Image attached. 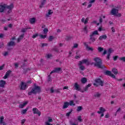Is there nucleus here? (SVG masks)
I'll use <instances>...</instances> for the list:
<instances>
[{
	"mask_svg": "<svg viewBox=\"0 0 125 125\" xmlns=\"http://www.w3.org/2000/svg\"><path fill=\"white\" fill-rule=\"evenodd\" d=\"M95 63H94L95 67H97L98 69H105V66L103 65L102 60L99 57H96L93 59Z\"/></svg>",
	"mask_w": 125,
	"mask_h": 125,
	"instance_id": "f257e3e1",
	"label": "nucleus"
},
{
	"mask_svg": "<svg viewBox=\"0 0 125 125\" xmlns=\"http://www.w3.org/2000/svg\"><path fill=\"white\" fill-rule=\"evenodd\" d=\"M41 87L37 85L36 83L34 84V87L32 89L31 91L28 92V95H32V94H36V93H40L41 92Z\"/></svg>",
	"mask_w": 125,
	"mask_h": 125,
	"instance_id": "f03ea898",
	"label": "nucleus"
},
{
	"mask_svg": "<svg viewBox=\"0 0 125 125\" xmlns=\"http://www.w3.org/2000/svg\"><path fill=\"white\" fill-rule=\"evenodd\" d=\"M95 35H98V31L97 30L94 31L91 35H90V41L88 42L89 44H91L92 42H95L96 40L95 38H94Z\"/></svg>",
	"mask_w": 125,
	"mask_h": 125,
	"instance_id": "7ed1b4c3",
	"label": "nucleus"
},
{
	"mask_svg": "<svg viewBox=\"0 0 125 125\" xmlns=\"http://www.w3.org/2000/svg\"><path fill=\"white\" fill-rule=\"evenodd\" d=\"M119 12V6H115V8H113L111 10V13L112 15H115L118 17H121V14H118Z\"/></svg>",
	"mask_w": 125,
	"mask_h": 125,
	"instance_id": "20e7f679",
	"label": "nucleus"
},
{
	"mask_svg": "<svg viewBox=\"0 0 125 125\" xmlns=\"http://www.w3.org/2000/svg\"><path fill=\"white\" fill-rule=\"evenodd\" d=\"M13 7H14L13 3H11L9 5H6V8L7 9H9V10L7 11V12L5 11L6 14H9V13H11V12H12V9L13 8Z\"/></svg>",
	"mask_w": 125,
	"mask_h": 125,
	"instance_id": "39448f33",
	"label": "nucleus"
},
{
	"mask_svg": "<svg viewBox=\"0 0 125 125\" xmlns=\"http://www.w3.org/2000/svg\"><path fill=\"white\" fill-rule=\"evenodd\" d=\"M83 64H85L87 66L89 65V62L88 59H84L81 61H79L78 65H83Z\"/></svg>",
	"mask_w": 125,
	"mask_h": 125,
	"instance_id": "423d86ee",
	"label": "nucleus"
},
{
	"mask_svg": "<svg viewBox=\"0 0 125 125\" xmlns=\"http://www.w3.org/2000/svg\"><path fill=\"white\" fill-rule=\"evenodd\" d=\"M74 87L75 89L76 90H78V91H81V92L83 93V90L81 88V86H80V85L78 84V83H76L74 84Z\"/></svg>",
	"mask_w": 125,
	"mask_h": 125,
	"instance_id": "0eeeda50",
	"label": "nucleus"
},
{
	"mask_svg": "<svg viewBox=\"0 0 125 125\" xmlns=\"http://www.w3.org/2000/svg\"><path fill=\"white\" fill-rule=\"evenodd\" d=\"M104 74L106 76H109V77H111L113 79H116V76L114 75L110 71L107 70L104 72Z\"/></svg>",
	"mask_w": 125,
	"mask_h": 125,
	"instance_id": "6e6552de",
	"label": "nucleus"
},
{
	"mask_svg": "<svg viewBox=\"0 0 125 125\" xmlns=\"http://www.w3.org/2000/svg\"><path fill=\"white\" fill-rule=\"evenodd\" d=\"M95 82L96 83H99V85H101V86L104 85V82L102 81L100 78L96 79Z\"/></svg>",
	"mask_w": 125,
	"mask_h": 125,
	"instance_id": "1a4fd4ad",
	"label": "nucleus"
},
{
	"mask_svg": "<svg viewBox=\"0 0 125 125\" xmlns=\"http://www.w3.org/2000/svg\"><path fill=\"white\" fill-rule=\"evenodd\" d=\"M5 10H6V4H0V12H4Z\"/></svg>",
	"mask_w": 125,
	"mask_h": 125,
	"instance_id": "9d476101",
	"label": "nucleus"
},
{
	"mask_svg": "<svg viewBox=\"0 0 125 125\" xmlns=\"http://www.w3.org/2000/svg\"><path fill=\"white\" fill-rule=\"evenodd\" d=\"M26 87H27V84L24 82H21V90H25L26 89Z\"/></svg>",
	"mask_w": 125,
	"mask_h": 125,
	"instance_id": "9b49d317",
	"label": "nucleus"
},
{
	"mask_svg": "<svg viewBox=\"0 0 125 125\" xmlns=\"http://www.w3.org/2000/svg\"><path fill=\"white\" fill-rule=\"evenodd\" d=\"M32 111L33 112V114H37L38 115L39 117H40V116H41V111H40L38 109V108H33L32 109Z\"/></svg>",
	"mask_w": 125,
	"mask_h": 125,
	"instance_id": "f8f14e48",
	"label": "nucleus"
},
{
	"mask_svg": "<svg viewBox=\"0 0 125 125\" xmlns=\"http://www.w3.org/2000/svg\"><path fill=\"white\" fill-rule=\"evenodd\" d=\"M60 71H61V68L60 67L55 68L54 70L50 72V75L53 74V73H58L59 72H60Z\"/></svg>",
	"mask_w": 125,
	"mask_h": 125,
	"instance_id": "ddd939ff",
	"label": "nucleus"
},
{
	"mask_svg": "<svg viewBox=\"0 0 125 125\" xmlns=\"http://www.w3.org/2000/svg\"><path fill=\"white\" fill-rule=\"evenodd\" d=\"M6 84V82L4 80L0 81V87H4L5 84Z\"/></svg>",
	"mask_w": 125,
	"mask_h": 125,
	"instance_id": "4468645a",
	"label": "nucleus"
},
{
	"mask_svg": "<svg viewBox=\"0 0 125 125\" xmlns=\"http://www.w3.org/2000/svg\"><path fill=\"white\" fill-rule=\"evenodd\" d=\"M84 45L86 46V48L88 51H93V48L88 46V45L86 43H84Z\"/></svg>",
	"mask_w": 125,
	"mask_h": 125,
	"instance_id": "2eb2a0df",
	"label": "nucleus"
},
{
	"mask_svg": "<svg viewBox=\"0 0 125 125\" xmlns=\"http://www.w3.org/2000/svg\"><path fill=\"white\" fill-rule=\"evenodd\" d=\"M113 51V50H112V48H109L107 51V59L109 60L110 59V56H111V53H112V52Z\"/></svg>",
	"mask_w": 125,
	"mask_h": 125,
	"instance_id": "dca6fc26",
	"label": "nucleus"
},
{
	"mask_svg": "<svg viewBox=\"0 0 125 125\" xmlns=\"http://www.w3.org/2000/svg\"><path fill=\"white\" fill-rule=\"evenodd\" d=\"M11 72H12L11 70H8L6 72V74L5 76L3 77V79H7L8 78V76L11 74Z\"/></svg>",
	"mask_w": 125,
	"mask_h": 125,
	"instance_id": "f3484780",
	"label": "nucleus"
},
{
	"mask_svg": "<svg viewBox=\"0 0 125 125\" xmlns=\"http://www.w3.org/2000/svg\"><path fill=\"white\" fill-rule=\"evenodd\" d=\"M104 112H106V109H105V108H103V107H100V111H98L97 113H98V114H101V113H104Z\"/></svg>",
	"mask_w": 125,
	"mask_h": 125,
	"instance_id": "a211bd4d",
	"label": "nucleus"
},
{
	"mask_svg": "<svg viewBox=\"0 0 125 125\" xmlns=\"http://www.w3.org/2000/svg\"><path fill=\"white\" fill-rule=\"evenodd\" d=\"M27 62H28V60H24L23 61L21 62V67H25V66H27Z\"/></svg>",
	"mask_w": 125,
	"mask_h": 125,
	"instance_id": "6ab92c4d",
	"label": "nucleus"
},
{
	"mask_svg": "<svg viewBox=\"0 0 125 125\" xmlns=\"http://www.w3.org/2000/svg\"><path fill=\"white\" fill-rule=\"evenodd\" d=\"M106 39H107L106 35H102V36H100V37L99 38V40L100 41H102L103 40H106Z\"/></svg>",
	"mask_w": 125,
	"mask_h": 125,
	"instance_id": "aec40b11",
	"label": "nucleus"
},
{
	"mask_svg": "<svg viewBox=\"0 0 125 125\" xmlns=\"http://www.w3.org/2000/svg\"><path fill=\"white\" fill-rule=\"evenodd\" d=\"M69 103L68 102H64L62 109H66V108H68V107L69 106Z\"/></svg>",
	"mask_w": 125,
	"mask_h": 125,
	"instance_id": "412c9836",
	"label": "nucleus"
},
{
	"mask_svg": "<svg viewBox=\"0 0 125 125\" xmlns=\"http://www.w3.org/2000/svg\"><path fill=\"white\" fill-rule=\"evenodd\" d=\"M28 101H26L23 103V104H20L19 105V108H23L24 107H25V106H26V105L28 104Z\"/></svg>",
	"mask_w": 125,
	"mask_h": 125,
	"instance_id": "4be33fe9",
	"label": "nucleus"
},
{
	"mask_svg": "<svg viewBox=\"0 0 125 125\" xmlns=\"http://www.w3.org/2000/svg\"><path fill=\"white\" fill-rule=\"evenodd\" d=\"M15 44V42L11 41L8 43V46H14Z\"/></svg>",
	"mask_w": 125,
	"mask_h": 125,
	"instance_id": "5701e85b",
	"label": "nucleus"
},
{
	"mask_svg": "<svg viewBox=\"0 0 125 125\" xmlns=\"http://www.w3.org/2000/svg\"><path fill=\"white\" fill-rule=\"evenodd\" d=\"M29 21L31 24H34L36 22V18H33L29 19Z\"/></svg>",
	"mask_w": 125,
	"mask_h": 125,
	"instance_id": "b1692460",
	"label": "nucleus"
},
{
	"mask_svg": "<svg viewBox=\"0 0 125 125\" xmlns=\"http://www.w3.org/2000/svg\"><path fill=\"white\" fill-rule=\"evenodd\" d=\"M90 86H91V84H88V85H87L85 88L83 89V92H84V91H86L87 90H88V87H90Z\"/></svg>",
	"mask_w": 125,
	"mask_h": 125,
	"instance_id": "393cba45",
	"label": "nucleus"
},
{
	"mask_svg": "<svg viewBox=\"0 0 125 125\" xmlns=\"http://www.w3.org/2000/svg\"><path fill=\"white\" fill-rule=\"evenodd\" d=\"M28 109H29V107H26L25 109H23L21 110V114L22 115H24V114H26V113H27V111H28Z\"/></svg>",
	"mask_w": 125,
	"mask_h": 125,
	"instance_id": "a878e982",
	"label": "nucleus"
},
{
	"mask_svg": "<svg viewBox=\"0 0 125 125\" xmlns=\"http://www.w3.org/2000/svg\"><path fill=\"white\" fill-rule=\"evenodd\" d=\"M45 2H46V0H43V1L41 2V4L39 6L40 8H42Z\"/></svg>",
	"mask_w": 125,
	"mask_h": 125,
	"instance_id": "bb28decb",
	"label": "nucleus"
},
{
	"mask_svg": "<svg viewBox=\"0 0 125 125\" xmlns=\"http://www.w3.org/2000/svg\"><path fill=\"white\" fill-rule=\"evenodd\" d=\"M81 82L83 83H86L87 82V79L84 77L81 79Z\"/></svg>",
	"mask_w": 125,
	"mask_h": 125,
	"instance_id": "cd10ccee",
	"label": "nucleus"
},
{
	"mask_svg": "<svg viewBox=\"0 0 125 125\" xmlns=\"http://www.w3.org/2000/svg\"><path fill=\"white\" fill-rule=\"evenodd\" d=\"M83 31L85 34H87L88 33V30H87V25H85L83 29Z\"/></svg>",
	"mask_w": 125,
	"mask_h": 125,
	"instance_id": "c85d7f7f",
	"label": "nucleus"
},
{
	"mask_svg": "<svg viewBox=\"0 0 125 125\" xmlns=\"http://www.w3.org/2000/svg\"><path fill=\"white\" fill-rule=\"evenodd\" d=\"M78 66H79V69L81 70V71H83V70L85 69V67L83 65V64L78 65Z\"/></svg>",
	"mask_w": 125,
	"mask_h": 125,
	"instance_id": "c756f323",
	"label": "nucleus"
},
{
	"mask_svg": "<svg viewBox=\"0 0 125 125\" xmlns=\"http://www.w3.org/2000/svg\"><path fill=\"white\" fill-rule=\"evenodd\" d=\"M112 72L114 74V75H117L118 74V70L116 68H113Z\"/></svg>",
	"mask_w": 125,
	"mask_h": 125,
	"instance_id": "7c9ffc66",
	"label": "nucleus"
},
{
	"mask_svg": "<svg viewBox=\"0 0 125 125\" xmlns=\"http://www.w3.org/2000/svg\"><path fill=\"white\" fill-rule=\"evenodd\" d=\"M53 12L51 11V10H49L48 12L46 14V17H49V15L52 14Z\"/></svg>",
	"mask_w": 125,
	"mask_h": 125,
	"instance_id": "2f4dec72",
	"label": "nucleus"
},
{
	"mask_svg": "<svg viewBox=\"0 0 125 125\" xmlns=\"http://www.w3.org/2000/svg\"><path fill=\"white\" fill-rule=\"evenodd\" d=\"M94 97L95 98H99L100 97V96H101V94L98 92L96 93L95 95H94Z\"/></svg>",
	"mask_w": 125,
	"mask_h": 125,
	"instance_id": "473e14b6",
	"label": "nucleus"
},
{
	"mask_svg": "<svg viewBox=\"0 0 125 125\" xmlns=\"http://www.w3.org/2000/svg\"><path fill=\"white\" fill-rule=\"evenodd\" d=\"M54 40V37L52 36H50L48 38L49 42H52Z\"/></svg>",
	"mask_w": 125,
	"mask_h": 125,
	"instance_id": "72a5a7b5",
	"label": "nucleus"
},
{
	"mask_svg": "<svg viewBox=\"0 0 125 125\" xmlns=\"http://www.w3.org/2000/svg\"><path fill=\"white\" fill-rule=\"evenodd\" d=\"M98 50L99 52H102L104 50V48L101 47H98Z\"/></svg>",
	"mask_w": 125,
	"mask_h": 125,
	"instance_id": "f704fd0d",
	"label": "nucleus"
},
{
	"mask_svg": "<svg viewBox=\"0 0 125 125\" xmlns=\"http://www.w3.org/2000/svg\"><path fill=\"white\" fill-rule=\"evenodd\" d=\"M82 110H83L82 106H80L77 107V112H80V111H82Z\"/></svg>",
	"mask_w": 125,
	"mask_h": 125,
	"instance_id": "c9c22d12",
	"label": "nucleus"
},
{
	"mask_svg": "<svg viewBox=\"0 0 125 125\" xmlns=\"http://www.w3.org/2000/svg\"><path fill=\"white\" fill-rule=\"evenodd\" d=\"M77 120L80 123H82V122H83V119H82V116H78Z\"/></svg>",
	"mask_w": 125,
	"mask_h": 125,
	"instance_id": "e433bc0d",
	"label": "nucleus"
},
{
	"mask_svg": "<svg viewBox=\"0 0 125 125\" xmlns=\"http://www.w3.org/2000/svg\"><path fill=\"white\" fill-rule=\"evenodd\" d=\"M43 33L44 34H45V35H46V34H47V32H48V29H47V28H44L43 30Z\"/></svg>",
	"mask_w": 125,
	"mask_h": 125,
	"instance_id": "4c0bfd02",
	"label": "nucleus"
},
{
	"mask_svg": "<svg viewBox=\"0 0 125 125\" xmlns=\"http://www.w3.org/2000/svg\"><path fill=\"white\" fill-rule=\"evenodd\" d=\"M72 112H73V109H70V111L69 112L66 113V116L67 117L70 116V115H71V113H72Z\"/></svg>",
	"mask_w": 125,
	"mask_h": 125,
	"instance_id": "58836bf2",
	"label": "nucleus"
},
{
	"mask_svg": "<svg viewBox=\"0 0 125 125\" xmlns=\"http://www.w3.org/2000/svg\"><path fill=\"white\" fill-rule=\"evenodd\" d=\"M46 36H47L46 35H43L42 34L39 35V37H40L41 39H45V38H46Z\"/></svg>",
	"mask_w": 125,
	"mask_h": 125,
	"instance_id": "ea45409f",
	"label": "nucleus"
},
{
	"mask_svg": "<svg viewBox=\"0 0 125 125\" xmlns=\"http://www.w3.org/2000/svg\"><path fill=\"white\" fill-rule=\"evenodd\" d=\"M53 122V120H52V119L50 117H48V123H52Z\"/></svg>",
	"mask_w": 125,
	"mask_h": 125,
	"instance_id": "a19ab883",
	"label": "nucleus"
},
{
	"mask_svg": "<svg viewBox=\"0 0 125 125\" xmlns=\"http://www.w3.org/2000/svg\"><path fill=\"white\" fill-rule=\"evenodd\" d=\"M48 44L47 43H42V47H44V46H47Z\"/></svg>",
	"mask_w": 125,
	"mask_h": 125,
	"instance_id": "79ce46f5",
	"label": "nucleus"
},
{
	"mask_svg": "<svg viewBox=\"0 0 125 125\" xmlns=\"http://www.w3.org/2000/svg\"><path fill=\"white\" fill-rule=\"evenodd\" d=\"M119 60H121L123 62H125V57L120 58Z\"/></svg>",
	"mask_w": 125,
	"mask_h": 125,
	"instance_id": "37998d69",
	"label": "nucleus"
},
{
	"mask_svg": "<svg viewBox=\"0 0 125 125\" xmlns=\"http://www.w3.org/2000/svg\"><path fill=\"white\" fill-rule=\"evenodd\" d=\"M28 29H29V28H23V29H21V32L22 33H26V32H27V30H28Z\"/></svg>",
	"mask_w": 125,
	"mask_h": 125,
	"instance_id": "c03bdc74",
	"label": "nucleus"
},
{
	"mask_svg": "<svg viewBox=\"0 0 125 125\" xmlns=\"http://www.w3.org/2000/svg\"><path fill=\"white\" fill-rule=\"evenodd\" d=\"M69 123L71 125H78V124L73 123V121L72 120H70Z\"/></svg>",
	"mask_w": 125,
	"mask_h": 125,
	"instance_id": "a18cd8bd",
	"label": "nucleus"
},
{
	"mask_svg": "<svg viewBox=\"0 0 125 125\" xmlns=\"http://www.w3.org/2000/svg\"><path fill=\"white\" fill-rule=\"evenodd\" d=\"M69 105L70 106H75V104H74V101H71L70 103H69Z\"/></svg>",
	"mask_w": 125,
	"mask_h": 125,
	"instance_id": "49530a36",
	"label": "nucleus"
},
{
	"mask_svg": "<svg viewBox=\"0 0 125 125\" xmlns=\"http://www.w3.org/2000/svg\"><path fill=\"white\" fill-rule=\"evenodd\" d=\"M37 37H39V34H38V33H36V34L33 35L32 36V38H33V39H36V38Z\"/></svg>",
	"mask_w": 125,
	"mask_h": 125,
	"instance_id": "de8ad7c7",
	"label": "nucleus"
},
{
	"mask_svg": "<svg viewBox=\"0 0 125 125\" xmlns=\"http://www.w3.org/2000/svg\"><path fill=\"white\" fill-rule=\"evenodd\" d=\"M70 40H72V37L71 36H67L66 38V41H70Z\"/></svg>",
	"mask_w": 125,
	"mask_h": 125,
	"instance_id": "09e8293b",
	"label": "nucleus"
},
{
	"mask_svg": "<svg viewBox=\"0 0 125 125\" xmlns=\"http://www.w3.org/2000/svg\"><path fill=\"white\" fill-rule=\"evenodd\" d=\"M24 36H25V34L23 33V34H21V36H20V37L19 38H20V39L21 40H22V39H23L24 38Z\"/></svg>",
	"mask_w": 125,
	"mask_h": 125,
	"instance_id": "8fccbe9b",
	"label": "nucleus"
},
{
	"mask_svg": "<svg viewBox=\"0 0 125 125\" xmlns=\"http://www.w3.org/2000/svg\"><path fill=\"white\" fill-rule=\"evenodd\" d=\"M118 58H119L118 56H115L113 57L114 61H116V60H117V59H118Z\"/></svg>",
	"mask_w": 125,
	"mask_h": 125,
	"instance_id": "3c124183",
	"label": "nucleus"
},
{
	"mask_svg": "<svg viewBox=\"0 0 125 125\" xmlns=\"http://www.w3.org/2000/svg\"><path fill=\"white\" fill-rule=\"evenodd\" d=\"M122 109L121 108V107H119L117 110L116 111V113H115V116H117V113L118 112H120V111H121Z\"/></svg>",
	"mask_w": 125,
	"mask_h": 125,
	"instance_id": "603ef678",
	"label": "nucleus"
},
{
	"mask_svg": "<svg viewBox=\"0 0 125 125\" xmlns=\"http://www.w3.org/2000/svg\"><path fill=\"white\" fill-rule=\"evenodd\" d=\"M4 64H3L2 65L0 66V71L3 70V67H4Z\"/></svg>",
	"mask_w": 125,
	"mask_h": 125,
	"instance_id": "864d4df0",
	"label": "nucleus"
},
{
	"mask_svg": "<svg viewBox=\"0 0 125 125\" xmlns=\"http://www.w3.org/2000/svg\"><path fill=\"white\" fill-rule=\"evenodd\" d=\"M87 22H88V19L86 18L84 21V24L86 25V24H87Z\"/></svg>",
	"mask_w": 125,
	"mask_h": 125,
	"instance_id": "5fc2aeb1",
	"label": "nucleus"
},
{
	"mask_svg": "<svg viewBox=\"0 0 125 125\" xmlns=\"http://www.w3.org/2000/svg\"><path fill=\"white\" fill-rule=\"evenodd\" d=\"M48 82H51V77H50V75L48 76Z\"/></svg>",
	"mask_w": 125,
	"mask_h": 125,
	"instance_id": "6e6d98bb",
	"label": "nucleus"
},
{
	"mask_svg": "<svg viewBox=\"0 0 125 125\" xmlns=\"http://www.w3.org/2000/svg\"><path fill=\"white\" fill-rule=\"evenodd\" d=\"M53 49L54 50V51H56V52H58V49L57 47H56V46H55Z\"/></svg>",
	"mask_w": 125,
	"mask_h": 125,
	"instance_id": "4d7b16f0",
	"label": "nucleus"
},
{
	"mask_svg": "<svg viewBox=\"0 0 125 125\" xmlns=\"http://www.w3.org/2000/svg\"><path fill=\"white\" fill-rule=\"evenodd\" d=\"M50 57H52V55H51V54L47 55V58L49 59Z\"/></svg>",
	"mask_w": 125,
	"mask_h": 125,
	"instance_id": "13d9d810",
	"label": "nucleus"
},
{
	"mask_svg": "<svg viewBox=\"0 0 125 125\" xmlns=\"http://www.w3.org/2000/svg\"><path fill=\"white\" fill-rule=\"evenodd\" d=\"M27 72H28V69H24L22 73L25 74Z\"/></svg>",
	"mask_w": 125,
	"mask_h": 125,
	"instance_id": "bf43d9fd",
	"label": "nucleus"
},
{
	"mask_svg": "<svg viewBox=\"0 0 125 125\" xmlns=\"http://www.w3.org/2000/svg\"><path fill=\"white\" fill-rule=\"evenodd\" d=\"M78 45H79L77 43H75V44H74L73 48H77V47H78Z\"/></svg>",
	"mask_w": 125,
	"mask_h": 125,
	"instance_id": "052dcab7",
	"label": "nucleus"
},
{
	"mask_svg": "<svg viewBox=\"0 0 125 125\" xmlns=\"http://www.w3.org/2000/svg\"><path fill=\"white\" fill-rule=\"evenodd\" d=\"M15 67L16 69H17V68L19 67L18 63L17 62L15 63Z\"/></svg>",
	"mask_w": 125,
	"mask_h": 125,
	"instance_id": "680f3d73",
	"label": "nucleus"
},
{
	"mask_svg": "<svg viewBox=\"0 0 125 125\" xmlns=\"http://www.w3.org/2000/svg\"><path fill=\"white\" fill-rule=\"evenodd\" d=\"M51 93H53L54 92V90L53 89V87H52L50 89Z\"/></svg>",
	"mask_w": 125,
	"mask_h": 125,
	"instance_id": "e2e57ef3",
	"label": "nucleus"
},
{
	"mask_svg": "<svg viewBox=\"0 0 125 125\" xmlns=\"http://www.w3.org/2000/svg\"><path fill=\"white\" fill-rule=\"evenodd\" d=\"M94 2H95V0H90L89 2V3H93Z\"/></svg>",
	"mask_w": 125,
	"mask_h": 125,
	"instance_id": "0e129e2a",
	"label": "nucleus"
},
{
	"mask_svg": "<svg viewBox=\"0 0 125 125\" xmlns=\"http://www.w3.org/2000/svg\"><path fill=\"white\" fill-rule=\"evenodd\" d=\"M104 118H105L106 119H108V118H109V113H107V114L104 116Z\"/></svg>",
	"mask_w": 125,
	"mask_h": 125,
	"instance_id": "69168bd1",
	"label": "nucleus"
},
{
	"mask_svg": "<svg viewBox=\"0 0 125 125\" xmlns=\"http://www.w3.org/2000/svg\"><path fill=\"white\" fill-rule=\"evenodd\" d=\"M7 55H8V52H6L3 54L4 56H7Z\"/></svg>",
	"mask_w": 125,
	"mask_h": 125,
	"instance_id": "338daca9",
	"label": "nucleus"
},
{
	"mask_svg": "<svg viewBox=\"0 0 125 125\" xmlns=\"http://www.w3.org/2000/svg\"><path fill=\"white\" fill-rule=\"evenodd\" d=\"M50 122H45V125H53L52 124H50V123H49Z\"/></svg>",
	"mask_w": 125,
	"mask_h": 125,
	"instance_id": "774afa93",
	"label": "nucleus"
}]
</instances>
